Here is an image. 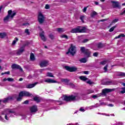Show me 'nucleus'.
<instances>
[{
	"label": "nucleus",
	"instance_id": "f257e3e1",
	"mask_svg": "<svg viewBox=\"0 0 125 125\" xmlns=\"http://www.w3.org/2000/svg\"><path fill=\"white\" fill-rule=\"evenodd\" d=\"M33 96V94L26 91H21L19 94V97H17V101L18 102L21 101L22 99V97H31Z\"/></svg>",
	"mask_w": 125,
	"mask_h": 125
},
{
	"label": "nucleus",
	"instance_id": "f03ea898",
	"mask_svg": "<svg viewBox=\"0 0 125 125\" xmlns=\"http://www.w3.org/2000/svg\"><path fill=\"white\" fill-rule=\"evenodd\" d=\"M16 15V12L10 10L8 11V15L3 19V21L4 22H9V21H11L13 18Z\"/></svg>",
	"mask_w": 125,
	"mask_h": 125
},
{
	"label": "nucleus",
	"instance_id": "7ed1b4c3",
	"mask_svg": "<svg viewBox=\"0 0 125 125\" xmlns=\"http://www.w3.org/2000/svg\"><path fill=\"white\" fill-rule=\"evenodd\" d=\"M80 50L82 53L84 54L85 58H89L91 57V52L88 49H85L84 47H81Z\"/></svg>",
	"mask_w": 125,
	"mask_h": 125
},
{
	"label": "nucleus",
	"instance_id": "20e7f679",
	"mask_svg": "<svg viewBox=\"0 0 125 125\" xmlns=\"http://www.w3.org/2000/svg\"><path fill=\"white\" fill-rule=\"evenodd\" d=\"M86 32V28L84 26H78L76 28L71 30V33H85Z\"/></svg>",
	"mask_w": 125,
	"mask_h": 125
},
{
	"label": "nucleus",
	"instance_id": "39448f33",
	"mask_svg": "<svg viewBox=\"0 0 125 125\" xmlns=\"http://www.w3.org/2000/svg\"><path fill=\"white\" fill-rule=\"evenodd\" d=\"M76 98H77V96L71 95L69 96H67L65 95L63 100L67 102H70L71 101H76V100H77V99Z\"/></svg>",
	"mask_w": 125,
	"mask_h": 125
},
{
	"label": "nucleus",
	"instance_id": "423d86ee",
	"mask_svg": "<svg viewBox=\"0 0 125 125\" xmlns=\"http://www.w3.org/2000/svg\"><path fill=\"white\" fill-rule=\"evenodd\" d=\"M71 54L72 56H74L76 54V46L71 44L70 47L68 49V51L66 53V54Z\"/></svg>",
	"mask_w": 125,
	"mask_h": 125
},
{
	"label": "nucleus",
	"instance_id": "0eeeda50",
	"mask_svg": "<svg viewBox=\"0 0 125 125\" xmlns=\"http://www.w3.org/2000/svg\"><path fill=\"white\" fill-rule=\"evenodd\" d=\"M64 69H65L66 71L71 72H77V71H78V67H76V66H64Z\"/></svg>",
	"mask_w": 125,
	"mask_h": 125
},
{
	"label": "nucleus",
	"instance_id": "6e6552de",
	"mask_svg": "<svg viewBox=\"0 0 125 125\" xmlns=\"http://www.w3.org/2000/svg\"><path fill=\"white\" fill-rule=\"evenodd\" d=\"M38 19L40 24H42L44 22V16L42 13H39Z\"/></svg>",
	"mask_w": 125,
	"mask_h": 125
},
{
	"label": "nucleus",
	"instance_id": "1a4fd4ad",
	"mask_svg": "<svg viewBox=\"0 0 125 125\" xmlns=\"http://www.w3.org/2000/svg\"><path fill=\"white\" fill-rule=\"evenodd\" d=\"M14 98H16L17 99V95H14L13 96H9L6 98H4L3 100L2 101L3 103H6L7 102H8L9 100H14Z\"/></svg>",
	"mask_w": 125,
	"mask_h": 125
},
{
	"label": "nucleus",
	"instance_id": "9d476101",
	"mask_svg": "<svg viewBox=\"0 0 125 125\" xmlns=\"http://www.w3.org/2000/svg\"><path fill=\"white\" fill-rule=\"evenodd\" d=\"M111 3H112L113 8H121V5H120V2L117 1H111Z\"/></svg>",
	"mask_w": 125,
	"mask_h": 125
},
{
	"label": "nucleus",
	"instance_id": "9b49d317",
	"mask_svg": "<svg viewBox=\"0 0 125 125\" xmlns=\"http://www.w3.org/2000/svg\"><path fill=\"white\" fill-rule=\"evenodd\" d=\"M11 68L13 70L17 69V70H20L21 72H23V69H22V67L16 63H13L11 66Z\"/></svg>",
	"mask_w": 125,
	"mask_h": 125
},
{
	"label": "nucleus",
	"instance_id": "f8f14e48",
	"mask_svg": "<svg viewBox=\"0 0 125 125\" xmlns=\"http://www.w3.org/2000/svg\"><path fill=\"white\" fill-rule=\"evenodd\" d=\"M30 113L32 114H35L38 112V106L36 105H33L30 108Z\"/></svg>",
	"mask_w": 125,
	"mask_h": 125
},
{
	"label": "nucleus",
	"instance_id": "ddd939ff",
	"mask_svg": "<svg viewBox=\"0 0 125 125\" xmlns=\"http://www.w3.org/2000/svg\"><path fill=\"white\" fill-rule=\"evenodd\" d=\"M42 31V32L39 33V36L41 38V39L43 42H46V38L44 36V31H42V29H40Z\"/></svg>",
	"mask_w": 125,
	"mask_h": 125
},
{
	"label": "nucleus",
	"instance_id": "4468645a",
	"mask_svg": "<svg viewBox=\"0 0 125 125\" xmlns=\"http://www.w3.org/2000/svg\"><path fill=\"white\" fill-rule=\"evenodd\" d=\"M61 82L62 83H65V84H66L67 85H74L73 83H69V82H70V80L68 79H62Z\"/></svg>",
	"mask_w": 125,
	"mask_h": 125
},
{
	"label": "nucleus",
	"instance_id": "2eb2a0df",
	"mask_svg": "<svg viewBox=\"0 0 125 125\" xmlns=\"http://www.w3.org/2000/svg\"><path fill=\"white\" fill-rule=\"evenodd\" d=\"M24 51H25V49L22 46L18 50H17V55H21Z\"/></svg>",
	"mask_w": 125,
	"mask_h": 125
},
{
	"label": "nucleus",
	"instance_id": "dca6fc26",
	"mask_svg": "<svg viewBox=\"0 0 125 125\" xmlns=\"http://www.w3.org/2000/svg\"><path fill=\"white\" fill-rule=\"evenodd\" d=\"M102 84L105 85H109L110 84H114L113 81L104 82V80L102 81Z\"/></svg>",
	"mask_w": 125,
	"mask_h": 125
},
{
	"label": "nucleus",
	"instance_id": "f3484780",
	"mask_svg": "<svg viewBox=\"0 0 125 125\" xmlns=\"http://www.w3.org/2000/svg\"><path fill=\"white\" fill-rule=\"evenodd\" d=\"M45 83H57V81L51 79H47L44 80Z\"/></svg>",
	"mask_w": 125,
	"mask_h": 125
},
{
	"label": "nucleus",
	"instance_id": "a211bd4d",
	"mask_svg": "<svg viewBox=\"0 0 125 125\" xmlns=\"http://www.w3.org/2000/svg\"><path fill=\"white\" fill-rule=\"evenodd\" d=\"M39 83V82H35L34 83H30L28 85H26V88H33V87H35L37 84Z\"/></svg>",
	"mask_w": 125,
	"mask_h": 125
},
{
	"label": "nucleus",
	"instance_id": "6ab92c4d",
	"mask_svg": "<svg viewBox=\"0 0 125 125\" xmlns=\"http://www.w3.org/2000/svg\"><path fill=\"white\" fill-rule=\"evenodd\" d=\"M113 89L105 88L102 90L103 95H106V93H109V92H112Z\"/></svg>",
	"mask_w": 125,
	"mask_h": 125
},
{
	"label": "nucleus",
	"instance_id": "aec40b11",
	"mask_svg": "<svg viewBox=\"0 0 125 125\" xmlns=\"http://www.w3.org/2000/svg\"><path fill=\"white\" fill-rule=\"evenodd\" d=\"M48 63V62L47 61H44L43 62H42L40 63V66L41 67V68H43V67H46L47 66V63Z\"/></svg>",
	"mask_w": 125,
	"mask_h": 125
},
{
	"label": "nucleus",
	"instance_id": "412c9836",
	"mask_svg": "<svg viewBox=\"0 0 125 125\" xmlns=\"http://www.w3.org/2000/svg\"><path fill=\"white\" fill-rule=\"evenodd\" d=\"M33 100L34 101H35V102H37V103H40V102H41V99L39 97H34L33 98Z\"/></svg>",
	"mask_w": 125,
	"mask_h": 125
},
{
	"label": "nucleus",
	"instance_id": "4be33fe9",
	"mask_svg": "<svg viewBox=\"0 0 125 125\" xmlns=\"http://www.w3.org/2000/svg\"><path fill=\"white\" fill-rule=\"evenodd\" d=\"M7 36V34L5 32H3V33H0V39H4L5 37Z\"/></svg>",
	"mask_w": 125,
	"mask_h": 125
},
{
	"label": "nucleus",
	"instance_id": "5701e85b",
	"mask_svg": "<svg viewBox=\"0 0 125 125\" xmlns=\"http://www.w3.org/2000/svg\"><path fill=\"white\" fill-rule=\"evenodd\" d=\"M79 79L81 81H83V82H85V81H87V80H88V78H87L85 77V76H80Z\"/></svg>",
	"mask_w": 125,
	"mask_h": 125
},
{
	"label": "nucleus",
	"instance_id": "b1692460",
	"mask_svg": "<svg viewBox=\"0 0 125 125\" xmlns=\"http://www.w3.org/2000/svg\"><path fill=\"white\" fill-rule=\"evenodd\" d=\"M97 47L98 48H99V49H101V48H103V47H104V44L100 42L97 44Z\"/></svg>",
	"mask_w": 125,
	"mask_h": 125
},
{
	"label": "nucleus",
	"instance_id": "393cba45",
	"mask_svg": "<svg viewBox=\"0 0 125 125\" xmlns=\"http://www.w3.org/2000/svg\"><path fill=\"white\" fill-rule=\"evenodd\" d=\"M30 59L31 61H35V60H36V59L35 58V55H34L33 53L30 54Z\"/></svg>",
	"mask_w": 125,
	"mask_h": 125
},
{
	"label": "nucleus",
	"instance_id": "a878e982",
	"mask_svg": "<svg viewBox=\"0 0 125 125\" xmlns=\"http://www.w3.org/2000/svg\"><path fill=\"white\" fill-rule=\"evenodd\" d=\"M87 58H83L81 59L80 61L81 62V63H86V62H87Z\"/></svg>",
	"mask_w": 125,
	"mask_h": 125
},
{
	"label": "nucleus",
	"instance_id": "bb28decb",
	"mask_svg": "<svg viewBox=\"0 0 125 125\" xmlns=\"http://www.w3.org/2000/svg\"><path fill=\"white\" fill-rule=\"evenodd\" d=\"M96 15H97V13L94 11H93V12L90 14V16L92 18H94Z\"/></svg>",
	"mask_w": 125,
	"mask_h": 125
},
{
	"label": "nucleus",
	"instance_id": "cd10ccee",
	"mask_svg": "<svg viewBox=\"0 0 125 125\" xmlns=\"http://www.w3.org/2000/svg\"><path fill=\"white\" fill-rule=\"evenodd\" d=\"M30 42L26 41L25 43L23 44V45L21 46L22 47H23L24 49L26 47V46H28V45H29V44H30Z\"/></svg>",
	"mask_w": 125,
	"mask_h": 125
},
{
	"label": "nucleus",
	"instance_id": "c85d7f7f",
	"mask_svg": "<svg viewBox=\"0 0 125 125\" xmlns=\"http://www.w3.org/2000/svg\"><path fill=\"white\" fill-rule=\"evenodd\" d=\"M116 28H117V25H115L113 27H112L109 30V32H110V33L113 32L114 30H115V29H116Z\"/></svg>",
	"mask_w": 125,
	"mask_h": 125
},
{
	"label": "nucleus",
	"instance_id": "c756f323",
	"mask_svg": "<svg viewBox=\"0 0 125 125\" xmlns=\"http://www.w3.org/2000/svg\"><path fill=\"white\" fill-rule=\"evenodd\" d=\"M17 42H18V38L16 37L15 40H14L12 43V45H15V44H16Z\"/></svg>",
	"mask_w": 125,
	"mask_h": 125
},
{
	"label": "nucleus",
	"instance_id": "7c9ffc66",
	"mask_svg": "<svg viewBox=\"0 0 125 125\" xmlns=\"http://www.w3.org/2000/svg\"><path fill=\"white\" fill-rule=\"evenodd\" d=\"M47 77H50L51 78H54V76H53V74H52V73H51V72H47Z\"/></svg>",
	"mask_w": 125,
	"mask_h": 125
},
{
	"label": "nucleus",
	"instance_id": "2f4dec72",
	"mask_svg": "<svg viewBox=\"0 0 125 125\" xmlns=\"http://www.w3.org/2000/svg\"><path fill=\"white\" fill-rule=\"evenodd\" d=\"M119 77H125V72H120L118 74Z\"/></svg>",
	"mask_w": 125,
	"mask_h": 125
},
{
	"label": "nucleus",
	"instance_id": "473e14b6",
	"mask_svg": "<svg viewBox=\"0 0 125 125\" xmlns=\"http://www.w3.org/2000/svg\"><path fill=\"white\" fill-rule=\"evenodd\" d=\"M104 73H106L107 71L108 70V64H106L104 67Z\"/></svg>",
	"mask_w": 125,
	"mask_h": 125
},
{
	"label": "nucleus",
	"instance_id": "72a5a7b5",
	"mask_svg": "<svg viewBox=\"0 0 125 125\" xmlns=\"http://www.w3.org/2000/svg\"><path fill=\"white\" fill-rule=\"evenodd\" d=\"M80 20H81L82 23H84V21H83V20L84 19V16H82L80 17Z\"/></svg>",
	"mask_w": 125,
	"mask_h": 125
},
{
	"label": "nucleus",
	"instance_id": "f704fd0d",
	"mask_svg": "<svg viewBox=\"0 0 125 125\" xmlns=\"http://www.w3.org/2000/svg\"><path fill=\"white\" fill-rule=\"evenodd\" d=\"M87 83H88L89 84H94V82H92L91 80H88L86 82Z\"/></svg>",
	"mask_w": 125,
	"mask_h": 125
},
{
	"label": "nucleus",
	"instance_id": "c9c22d12",
	"mask_svg": "<svg viewBox=\"0 0 125 125\" xmlns=\"http://www.w3.org/2000/svg\"><path fill=\"white\" fill-rule=\"evenodd\" d=\"M57 31H58V32L59 33H61V32H63V28H58L57 29Z\"/></svg>",
	"mask_w": 125,
	"mask_h": 125
},
{
	"label": "nucleus",
	"instance_id": "e433bc0d",
	"mask_svg": "<svg viewBox=\"0 0 125 125\" xmlns=\"http://www.w3.org/2000/svg\"><path fill=\"white\" fill-rule=\"evenodd\" d=\"M49 37L51 40H54V35H53L52 34H51L49 35Z\"/></svg>",
	"mask_w": 125,
	"mask_h": 125
},
{
	"label": "nucleus",
	"instance_id": "4c0bfd02",
	"mask_svg": "<svg viewBox=\"0 0 125 125\" xmlns=\"http://www.w3.org/2000/svg\"><path fill=\"white\" fill-rule=\"evenodd\" d=\"M61 38H64V39H66V40H68V36L66 35H62L61 36Z\"/></svg>",
	"mask_w": 125,
	"mask_h": 125
},
{
	"label": "nucleus",
	"instance_id": "58836bf2",
	"mask_svg": "<svg viewBox=\"0 0 125 125\" xmlns=\"http://www.w3.org/2000/svg\"><path fill=\"white\" fill-rule=\"evenodd\" d=\"M8 109H5L3 111H2L1 115H5L7 113Z\"/></svg>",
	"mask_w": 125,
	"mask_h": 125
},
{
	"label": "nucleus",
	"instance_id": "ea45409f",
	"mask_svg": "<svg viewBox=\"0 0 125 125\" xmlns=\"http://www.w3.org/2000/svg\"><path fill=\"white\" fill-rule=\"evenodd\" d=\"M7 81L8 82H14V79L12 78H8Z\"/></svg>",
	"mask_w": 125,
	"mask_h": 125
},
{
	"label": "nucleus",
	"instance_id": "a19ab883",
	"mask_svg": "<svg viewBox=\"0 0 125 125\" xmlns=\"http://www.w3.org/2000/svg\"><path fill=\"white\" fill-rule=\"evenodd\" d=\"M106 63V61H104L103 62H100V65H105Z\"/></svg>",
	"mask_w": 125,
	"mask_h": 125
},
{
	"label": "nucleus",
	"instance_id": "79ce46f5",
	"mask_svg": "<svg viewBox=\"0 0 125 125\" xmlns=\"http://www.w3.org/2000/svg\"><path fill=\"white\" fill-rule=\"evenodd\" d=\"M122 89H123V90L121 91L120 92L122 94H124V93H125V87H122Z\"/></svg>",
	"mask_w": 125,
	"mask_h": 125
},
{
	"label": "nucleus",
	"instance_id": "37998d69",
	"mask_svg": "<svg viewBox=\"0 0 125 125\" xmlns=\"http://www.w3.org/2000/svg\"><path fill=\"white\" fill-rule=\"evenodd\" d=\"M94 92V91L93 90H88L87 91L88 94H89L90 93H93Z\"/></svg>",
	"mask_w": 125,
	"mask_h": 125
},
{
	"label": "nucleus",
	"instance_id": "c03bdc74",
	"mask_svg": "<svg viewBox=\"0 0 125 125\" xmlns=\"http://www.w3.org/2000/svg\"><path fill=\"white\" fill-rule=\"evenodd\" d=\"M88 41H89V40L88 39H84L83 41L82 42L83 43H85V42H88Z\"/></svg>",
	"mask_w": 125,
	"mask_h": 125
},
{
	"label": "nucleus",
	"instance_id": "a18cd8bd",
	"mask_svg": "<svg viewBox=\"0 0 125 125\" xmlns=\"http://www.w3.org/2000/svg\"><path fill=\"white\" fill-rule=\"evenodd\" d=\"M25 33H26V34L27 35H30V32H29V29H28L25 30Z\"/></svg>",
	"mask_w": 125,
	"mask_h": 125
},
{
	"label": "nucleus",
	"instance_id": "49530a36",
	"mask_svg": "<svg viewBox=\"0 0 125 125\" xmlns=\"http://www.w3.org/2000/svg\"><path fill=\"white\" fill-rule=\"evenodd\" d=\"M93 56L95 57H97L98 56V52H95L93 53Z\"/></svg>",
	"mask_w": 125,
	"mask_h": 125
},
{
	"label": "nucleus",
	"instance_id": "de8ad7c7",
	"mask_svg": "<svg viewBox=\"0 0 125 125\" xmlns=\"http://www.w3.org/2000/svg\"><path fill=\"white\" fill-rule=\"evenodd\" d=\"M45 9H49L50 8V7L49 6V5L48 4H46L45 6Z\"/></svg>",
	"mask_w": 125,
	"mask_h": 125
},
{
	"label": "nucleus",
	"instance_id": "09e8293b",
	"mask_svg": "<svg viewBox=\"0 0 125 125\" xmlns=\"http://www.w3.org/2000/svg\"><path fill=\"white\" fill-rule=\"evenodd\" d=\"M23 104H25L26 105H27V104H29V100H26L23 103Z\"/></svg>",
	"mask_w": 125,
	"mask_h": 125
},
{
	"label": "nucleus",
	"instance_id": "8fccbe9b",
	"mask_svg": "<svg viewBox=\"0 0 125 125\" xmlns=\"http://www.w3.org/2000/svg\"><path fill=\"white\" fill-rule=\"evenodd\" d=\"M86 9H87V7H85L83 10V12H86Z\"/></svg>",
	"mask_w": 125,
	"mask_h": 125
},
{
	"label": "nucleus",
	"instance_id": "3c124183",
	"mask_svg": "<svg viewBox=\"0 0 125 125\" xmlns=\"http://www.w3.org/2000/svg\"><path fill=\"white\" fill-rule=\"evenodd\" d=\"M118 21H119V19H114L112 21V23H117V22H118Z\"/></svg>",
	"mask_w": 125,
	"mask_h": 125
},
{
	"label": "nucleus",
	"instance_id": "603ef678",
	"mask_svg": "<svg viewBox=\"0 0 125 125\" xmlns=\"http://www.w3.org/2000/svg\"><path fill=\"white\" fill-rule=\"evenodd\" d=\"M98 97V96H97L96 95H94L92 96V98H93L94 99H96V98H97Z\"/></svg>",
	"mask_w": 125,
	"mask_h": 125
},
{
	"label": "nucleus",
	"instance_id": "864d4df0",
	"mask_svg": "<svg viewBox=\"0 0 125 125\" xmlns=\"http://www.w3.org/2000/svg\"><path fill=\"white\" fill-rule=\"evenodd\" d=\"M83 73L85 75H88V74L89 73V72L88 71H84Z\"/></svg>",
	"mask_w": 125,
	"mask_h": 125
},
{
	"label": "nucleus",
	"instance_id": "5fc2aeb1",
	"mask_svg": "<svg viewBox=\"0 0 125 125\" xmlns=\"http://www.w3.org/2000/svg\"><path fill=\"white\" fill-rule=\"evenodd\" d=\"M44 70H45V69H40V70H39V72H40V73H42V72H43V71H44Z\"/></svg>",
	"mask_w": 125,
	"mask_h": 125
},
{
	"label": "nucleus",
	"instance_id": "6e6d98bb",
	"mask_svg": "<svg viewBox=\"0 0 125 125\" xmlns=\"http://www.w3.org/2000/svg\"><path fill=\"white\" fill-rule=\"evenodd\" d=\"M107 20H108V19L101 20L100 21V22H104V21H107Z\"/></svg>",
	"mask_w": 125,
	"mask_h": 125
},
{
	"label": "nucleus",
	"instance_id": "4d7b16f0",
	"mask_svg": "<svg viewBox=\"0 0 125 125\" xmlns=\"http://www.w3.org/2000/svg\"><path fill=\"white\" fill-rule=\"evenodd\" d=\"M29 25H30V24H29V23H25L22 24L23 26H29Z\"/></svg>",
	"mask_w": 125,
	"mask_h": 125
},
{
	"label": "nucleus",
	"instance_id": "13d9d810",
	"mask_svg": "<svg viewBox=\"0 0 125 125\" xmlns=\"http://www.w3.org/2000/svg\"><path fill=\"white\" fill-rule=\"evenodd\" d=\"M80 111H81V112H84V109L82 108V107L80 108V109H79Z\"/></svg>",
	"mask_w": 125,
	"mask_h": 125
},
{
	"label": "nucleus",
	"instance_id": "bf43d9fd",
	"mask_svg": "<svg viewBox=\"0 0 125 125\" xmlns=\"http://www.w3.org/2000/svg\"><path fill=\"white\" fill-rule=\"evenodd\" d=\"M9 113H10L11 114H14V113H15V111L9 110Z\"/></svg>",
	"mask_w": 125,
	"mask_h": 125
},
{
	"label": "nucleus",
	"instance_id": "052dcab7",
	"mask_svg": "<svg viewBox=\"0 0 125 125\" xmlns=\"http://www.w3.org/2000/svg\"><path fill=\"white\" fill-rule=\"evenodd\" d=\"M5 119L8 121V118L7 117V114H5Z\"/></svg>",
	"mask_w": 125,
	"mask_h": 125
},
{
	"label": "nucleus",
	"instance_id": "680f3d73",
	"mask_svg": "<svg viewBox=\"0 0 125 125\" xmlns=\"http://www.w3.org/2000/svg\"><path fill=\"white\" fill-rule=\"evenodd\" d=\"M117 125H123V123H122V122H118L117 124Z\"/></svg>",
	"mask_w": 125,
	"mask_h": 125
},
{
	"label": "nucleus",
	"instance_id": "e2e57ef3",
	"mask_svg": "<svg viewBox=\"0 0 125 125\" xmlns=\"http://www.w3.org/2000/svg\"><path fill=\"white\" fill-rule=\"evenodd\" d=\"M5 74H7V75H10V71L5 72Z\"/></svg>",
	"mask_w": 125,
	"mask_h": 125
},
{
	"label": "nucleus",
	"instance_id": "0e129e2a",
	"mask_svg": "<svg viewBox=\"0 0 125 125\" xmlns=\"http://www.w3.org/2000/svg\"><path fill=\"white\" fill-rule=\"evenodd\" d=\"M107 105L109 106L110 107H113L114 106V105H113V104H109Z\"/></svg>",
	"mask_w": 125,
	"mask_h": 125
},
{
	"label": "nucleus",
	"instance_id": "69168bd1",
	"mask_svg": "<svg viewBox=\"0 0 125 125\" xmlns=\"http://www.w3.org/2000/svg\"><path fill=\"white\" fill-rule=\"evenodd\" d=\"M95 4H96V5H98V4H99V3L98 1H95Z\"/></svg>",
	"mask_w": 125,
	"mask_h": 125
},
{
	"label": "nucleus",
	"instance_id": "338daca9",
	"mask_svg": "<svg viewBox=\"0 0 125 125\" xmlns=\"http://www.w3.org/2000/svg\"><path fill=\"white\" fill-rule=\"evenodd\" d=\"M27 79H29V80L32 79V76L31 75H29L28 77H27Z\"/></svg>",
	"mask_w": 125,
	"mask_h": 125
},
{
	"label": "nucleus",
	"instance_id": "774afa93",
	"mask_svg": "<svg viewBox=\"0 0 125 125\" xmlns=\"http://www.w3.org/2000/svg\"><path fill=\"white\" fill-rule=\"evenodd\" d=\"M0 121H3V118H2V117H1V116H0Z\"/></svg>",
	"mask_w": 125,
	"mask_h": 125
}]
</instances>
